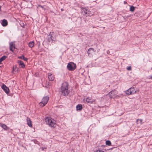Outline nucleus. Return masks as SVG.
I'll use <instances>...</instances> for the list:
<instances>
[{
  "instance_id": "obj_1",
  "label": "nucleus",
  "mask_w": 152,
  "mask_h": 152,
  "mask_svg": "<svg viewBox=\"0 0 152 152\" xmlns=\"http://www.w3.org/2000/svg\"><path fill=\"white\" fill-rule=\"evenodd\" d=\"M69 85L67 83L65 82L63 83L61 86V92L62 94L64 96L67 95L69 93V91L68 90Z\"/></svg>"
},
{
  "instance_id": "obj_2",
  "label": "nucleus",
  "mask_w": 152,
  "mask_h": 152,
  "mask_svg": "<svg viewBox=\"0 0 152 152\" xmlns=\"http://www.w3.org/2000/svg\"><path fill=\"white\" fill-rule=\"evenodd\" d=\"M45 121L46 124L49 126L54 128L56 127V122L53 119L50 117H47L45 119Z\"/></svg>"
},
{
  "instance_id": "obj_3",
  "label": "nucleus",
  "mask_w": 152,
  "mask_h": 152,
  "mask_svg": "<svg viewBox=\"0 0 152 152\" xmlns=\"http://www.w3.org/2000/svg\"><path fill=\"white\" fill-rule=\"evenodd\" d=\"M49 99V97L48 96L44 97L41 101L39 103V105L41 107L45 106L48 103Z\"/></svg>"
},
{
  "instance_id": "obj_4",
  "label": "nucleus",
  "mask_w": 152,
  "mask_h": 152,
  "mask_svg": "<svg viewBox=\"0 0 152 152\" xmlns=\"http://www.w3.org/2000/svg\"><path fill=\"white\" fill-rule=\"evenodd\" d=\"M76 65L72 62L68 63L67 67V69L70 71H74L76 68Z\"/></svg>"
},
{
  "instance_id": "obj_5",
  "label": "nucleus",
  "mask_w": 152,
  "mask_h": 152,
  "mask_svg": "<svg viewBox=\"0 0 152 152\" xmlns=\"http://www.w3.org/2000/svg\"><path fill=\"white\" fill-rule=\"evenodd\" d=\"M136 91L134 87H131L126 91V94L128 95L133 94L135 93Z\"/></svg>"
},
{
  "instance_id": "obj_6",
  "label": "nucleus",
  "mask_w": 152,
  "mask_h": 152,
  "mask_svg": "<svg viewBox=\"0 0 152 152\" xmlns=\"http://www.w3.org/2000/svg\"><path fill=\"white\" fill-rule=\"evenodd\" d=\"M117 93V91L115 90L112 91L109 93V96L110 98H114L115 97Z\"/></svg>"
},
{
  "instance_id": "obj_7",
  "label": "nucleus",
  "mask_w": 152,
  "mask_h": 152,
  "mask_svg": "<svg viewBox=\"0 0 152 152\" xmlns=\"http://www.w3.org/2000/svg\"><path fill=\"white\" fill-rule=\"evenodd\" d=\"M1 88L6 94H7L9 93L10 91L9 88L4 84H3Z\"/></svg>"
},
{
  "instance_id": "obj_8",
  "label": "nucleus",
  "mask_w": 152,
  "mask_h": 152,
  "mask_svg": "<svg viewBox=\"0 0 152 152\" xmlns=\"http://www.w3.org/2000/svg\"><path fill=\"white\" fill-rule=\"evenodd\" d=\"M15 48V43L13 42H11L10 43V50L13 52V50Z\"/></svg>"
},
{
  "instance_id": "obj_9",
  "label": "nucleus",
  "mask_w": 152,
  "mask_h": 152,
  "mask_svg": "<svg viewBox=\"0 0 152 152\" xmlns=\"http://www.w3.org/2000/svg\"><path fill=\"white\" fill-rule=\"evenodd\" d=\"M95 52V50L93 48H90L88 51V54L89 56H91L93 53Z\"/></svg>"
},
{
  "instance_id": "obj_10",
  "label": "nucleus",
  "mask_w": 152,
  "mask_h": 152,
  "mask_svg": "<svg viewBox=\"0 0 152 152\" xmlns=\"http://www.w3.org/2000/svg\"><path fill=\"white\" fill-rule=\"evenodd\" d=\"M48 77L49 80L51 81H53L55 78L54 75L51 73H50L48 74Z\"/></svg>"
},
{
  "instance_id": "obj_11",
  "label": "nucleus",
  "mask_w": 152,
  "mask_h": 152,
  "mask_svg": "<svg viewBox=\"0 0 152 152\" xmlns=\"http://www.w3.org/2000/svg\"><path fill=\"white\" fill-rule=\"evenodd\" d=\"M26 121L28 126L30 127H32V124H31V121L30 118L28 117H27L26 119Z\"/></svg>"
},
{
  "instance_id": "obj_12",
  "label": "nucleus",
  "mask_w": 152,
  "mask_h": 152,
  "mask_svg": "<svg viewBox=\"0 0 152 152\" xmlns=\"http://www.w3.org/2000/svg\"><path fill=\"white\" fill-rule=\"evenodd\" d=\"M86 102L90 103H92L94 101V100L91 99L90 97H88L86 99Z\"/></svg>"
},
{
  "instance_id": "obj_13",
  "label": "nucleus",
  "mask_w": 152,
  "mask_h": 152,
  "mask_svg": "<svg viewBox=\"0 0 152 152\" xmlns=\"http://www.w3.org/2000/svg\"><path fill=\"white\" fill-rule=\"evenodd\" d=\"M1 25L3 26H6L8 24V22L6 19H3L1 23Z\"/></svg>"
},
{
  "instance_id": "obj_14",
  "label": "nucleus",
  "mask_w": 152,
  "mask_h": 152,
  "mask_svg": "<svg viewBox=\"0 0 152 152\" xmlns=\"http://www.w3.org/2000/svg\"><path fill=\"white\" fill-rule=\"evenodd\" d=\"M19 65L21 66V67L24 68L25 67V65L23 62L21 61H18V62Z\"/></svg>"
},
{
  "instance_id": "obj_15",
  "label": "nucleus",
  "mask_w": 152,
  "mask_h": 152,
  "mask_svg": "<svg viewBox=\"0 0 152 152\" xmlns=\"http://www.w3.org/2000/svg\"><path fill=\"white\" fill-rule=\"evenodd\" d=\"M76 108L77 110H81L82 109V105L81 104H78L77 105Z\"/></svg>"
},
{
  "instance_id": "obj_16",
  "label": "nucleus",
  "mask_w": 152,
  "mask_h": 152,
  "mask_svg": "<svg viewBox=\"0 0 152 152\" xmlns=\"http://www.w3.org/2000/svg\"><path fill=\"white\" fill-rule=\"evenodd\" d=\"M18 58L25 61H27L28 60V58L25 57L23 55H22L21 56L19 57Z\"/></svg>"
},
{
  "instance_id": "obj_17",
  "label": "nucleus",
  "mask_w": 152,
  "mask_h": 152,
  "mask_svg": "<svg viewBox=\"0 0 152 152\" xmlns=\"http://www.w3.org/2000/svg\"><path fill=\"white\" fill-rule=\"evenodd\" d=\"M88 11V9L86 8H83L82 9V12L85 13L86 16L88 15L87 13Z\"/></svg>"
},
{
  "instance_id": "obj_18",
  "label": "nucleus",
  "mask_w": 152,
  "mask_h": 152,
  "mask_svg": "<svg viewBox=\"0 0 152 152\" xmlns=\"http://www.w3.org/2000/svg\"><path fill=\"white\" fill-rule=\"evenodd\" d=\"M34 41L30 42L28 43V46L30 48H32L34 47Z\"/></svg>"
},
{
  "instance_id": "obj_19",
  "label": "nucleus",
  "mask_w": 152,
  "mask_h": 152,
  "mask_svg": "<svg viewBox=\"0 0 152 152\" xmlns=\"http://www.w3.org/2000/svg\"><path fill=\"white\" fill-rule=\"evenodd\" d=\"M1 127L4 130H7V125L5 124H1Z\"/></svg>"
},
{
  "instance_id": "obj_20",
  "label": "nucleus",
  "mask_w": 152,
  "mask_h": 152,
  "mask_svg": "<svg viewBox=\"0 0 152 152\" xmlns=\"http://www.w3.org/2000/svg\"><path fill=\"white\" fill-rule=\"evenodd\" d=\"M135 7L132 6H131L130 8V11L132 12H134L135 10Z\"/></svg>"
},
{
  "instance_id": "obj_21",
  "label": "nucleus",
  "mask_w": 152,
  "mask_h": 152,
  "mask_svg": "<svg viewBox=\"0 0 152 152\" xmlns=\"http://www.w3.org/2000/svg\"><path fill=\"white\" fill-rule=\"evenodd\" d=\"M106 145H108V146L111 145V142L109 140H107L106 142Z\"/></svg>"
},
{
  "instance_id": "obj_22",
  "label": "nucleus",
  "mask_w": 152,
  "mask_h": 152,
  "mask_svg": "<svg viewBox=\"0 0 152 152\" xmlns=\"http://www.w3.org/2000/svg\"><path fill=\"white\" fill-rule=\"evenodd\" d=\"M94 152H104L102 150L99 149L98 150H96Z\"/></svg>"
},
{
  "instance_id": "obj_23",
  "label": "nucleus",
  "mask_w": 152,
  "mask_h": 152,
  "mask_svg": "<svg viewBox=\"0 0 152 152\" xmlns=\"http://www.w3.org/2000/svg\"><path fill=\"white\" fill-rule=\"evenodd\" d=\"M38 7H41L42 9H43L44 10H45L46 9V8H45L43 6H42L40 5H38Z\"/></svg>"
},
{
  "instance_id": "obj_24",
  "label": "nucleus",
  "mask_w": 152,
  "mask_h": 152,
  "mask_svg": "<svg viewBox=\"0 0 152 152\" xmlns=\"http://www.w3.org/2000/svg\"><path fill=\"white\" fill-rule=\"evenodd\" d=\"M127 69L128 71H130L131 70V66H129L127 68Z\"/></svg>"
},
{
  "instance_id": "obj_25",
  "label": "nucleus",
  "mask_w": 152,
  "mask_h": 152,
  "mask_svg": "<svg viewBox=\"0 0 152 152\" xmlns=\"http://www.w3.org/2000/svg\"><path fill=\"white\" fill-rule=\"evenodd\" d=\"M50 38L51 39V40H53V37L52 35H51V37H50Z\"/></svg>"
},
{
  "instance_id": "obj_26",
  "label": "nucleus",
  "mask_w": 152,
  "mask_h": 152,
  "mask_svg": "<svg viewBox=\"0 0 152 152\" xmlns=\"http://www.w3.org/2000/svg\"><path fill=\"white\" fill-rule=\"evenodd\" d=\"M53 33V32L52 33L51 32H50L48 36H50V37H51V35H52V33Z\"/></svg>"
},
{
  "instance_id": "obj_27",
  "label": "nucleus",
  "mask_w": 152,
  "mask_h": 152,
  "mask_svg": "<svg viewBox=\"0 0 152 152\" xmlns=\"http://www.w3.org/2000/svg\"><path fill=\"white\" fill-rule=\"evenodd\" d=\"M149 79H152V76H150V77Z\"/></svg>"
},
{
  "instance_id": "obj_28",
  "label": "nucleus",
  "mask_w": 152,
  "mask_h": 152,
  "mask_svg": "<svg viewBox=\"0 0 152 152\" xmlns=\"http://www.w3.org/2000/svg\"><path fill=\"white\" fill-rule=\"evenodd\" d=\"M61 10L62 11H63V9H61Z\"/></svg>"
},
{
  "instance_id": "obj_29",
  "label": "nucleus",
  "mask_w": 152,
  "mask_h": 152,
  "mask_svg": "<svg viewBox=\"0 0 152 152\" xmlns=\"http://www.w3.org/2000/svg\"><path fill=\"white\" fill-rule=\"evenodd\" d=\"M1 6H0V11H1Z\"/></svg>"
}]
</instances>
